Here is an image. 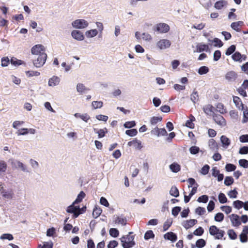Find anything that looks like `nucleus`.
Masks as SVG:
<instances>
[{
  "mask_svg": "<svg viewBox=\"0 0 248 248\" xmlns=\"http://www.w3.org/2000/svg\"><path fill=\"white\" fill-rule=\"evenodd\" d=\"M102 212V209L100 208L95 206L93 210L92 216L94 218H97L101 214Z\"/></svg>",
  "mask_w": 248,
  "mask_h": 248,
  "instance_id": "obj_27",
  "label": "nucleus"
},
{
  "mask_svg": "<svg viewBox=\"0 0 248 248\" xmlns=\"http://www.w3.org/2000/svg\"><path fill=\"white\" fill-rule=\"evenodd\" d=\"M61 81L60 78L58 76H53L49 79L48 84L49 86L54 87L59 85Z\"/></svg>",
  "mask_w": 248,
  "mask_h": 248,
  "instance_id": "obj_13",
  "label": "nucleus"
},
{
  "mask_svg": "<svg viewBox=\"0 0 248 248\" xmlns=\"http://www.w3.org/2000/svg\"><path fill=\"white\" fill-rule=\"evenodd\" d=\"M232 224L234 227H238L241 225V222L239 216L236 214H232L229 216Z\"/></svg>",
  "mask_w": 248,
  "mask_h": 248,
  "instance_id": "obj_6",
  "label": "nucleus"
},
{
  "mask_svg": "<svg viewBox=\"0 0 248 248\" xmlns=\"http://www.w3.org/2000/svg\"><path fill=\"white\" fill-rule=\"evenodd\" d=\"M2 196L6 199H11L13 198L14 194L12 190H3L2 192Z\"/></svg>",
  "mask_w": 248,
  "mask_h": 248,
  "instance_id": "obj_33",
  "label": "nucleus"
},
{
  "mask_svg": "<svg viewBox=\"0 0 248 248\" xmlns=\"http://www.w3.org/2000/svg\"><path fill=\"white\" fill-rule=\"evenodd\" d=\"M210 148L213 151H217L218 150V145L216 141L214 139H210L208 142Z\"/></svg>",
  "mask_w": 248,
  "mask_h": 248,
  "instance_id": "obj_25",
  "label": "nucleus"
},
{
  "mask_svg": "<svg viewBox=\"0 0 248 248\" xmlns=\"http://www.w3.org/2000/svg\"><path fill=\"white\" fill-rule=\"evenodd\" d=\"M53 243L51 241L49 242H45L43 243V245L41 244L38 245V248H52Z\"/></svg>",
  "mask_w": 248,
  "mask_h": 248,
  "instance_id": "obj_41",
  "label": "nucleus"
},
{
  "mask_svg": "<svg viewBox=\"0 0 248 248\" xmlns=\"http://www.w3.org/2000/svg\"><path fill=\"white\" fill-rule=\"evenodd\" d=\"M12 165L15 166L16 168H20L24 172H29L28 170L27 169L26 166L19 161L16 160L13 162Z\"/></svg>",
  "mask_w": 248,
  "mask_h": 248,
  "instance_id": "obj_17",
  "label": "nucleus"
},
{
  "mask_svg": "<svg viewBox=\"0 0 248 248\" xmlns=\"http://www.w3.org/2000/svg\"><path fill=\"white\" fill-rule=\"evenodd\" d=\"M89 23L82 19H76L72 23V26L75 29H82L87 28Z\"/></svg>",
  "mask_w": 248,
  "mask_h": 248,
  "instance_id": "obj_4",
  "label": "nucleus"
},
{
  "mask_svg": "<svg viewBox=\"0 0 248 248\" xmlns=\"http://www.w3.org/2000/svg\"><path fill=\"white\" fill-rule=\"evenodd\" d=\"M170 194L171 196L177 198L179 196V191L176 186H172L170 189Z\"/></svg>",
  "mask_w": 248,
  "mask_h": 248,
  "instance_id": "obj_30",
  "label": "nucleus"
},
{
  "mask_svg": "<svg viewBox=\"0 0 248 248\" xmlns=\"http://www.w3.org/2000/svg\"><path fill=\"white\" fill-rule=\"evenodd\" d=\"M94 132L98 134V138L99 139L102 138L105 136V135L108 133V130L107 128L103 129H97L96 128H93Z\"/></svg>",
  "mask_w": 248,
  "mask_h": 248,
  "instance_id": "obj_18",
  "label": "nucleus"
},
{
  "mask_svg": "<svg viewBox=\"0 0 248 248\" xmlns=\"http://www.w3.org/2000/svg\"><path fill=\"white\" fill-rule=\"evenodd\" d=\"M209 46L208 45L202 43H199L196 46V51L200 53L203 51L207 52L209 50Z\"/></svg>",
  "mask_w": 248,
  "mask_h": 248,
  "instance_id": "obj_15",
  "label": "nucleus"
},
{
  "mask_svg": "<svg viewBox=\"0 0 248 248\" xmlns=\"http://www.w3.org/2000/svg\"><path fill=\"white\" fill-rule=\"evenodd\" d=\"M214 109V107L210 104L206 105L203 107V110L205 113L207 115H210L211 112H213V110Z\"/></svg>",
  "mask_w": 248,
  "mask_h": 248,
  "instance_id": "obj_26",
  "label": "nucleus"
},
{
  "mask_svg": "<svg viewBox=\"0 0 248 248\" xmlns=\"http://www.w3.org/2000/svg\"><path fill=\"white\" fill-rule=\"evenodd\" d=\"M221 56V51L219 50H216L214 53L213 59L214 61H217L219 60Z\"/></svg>",
  "mask_w": 248,
  "mask_h": 248,
  "instance_id": "obj_64",
  "label": "nucleus"
},
{
  "mask_svg": "<svg viewBox=\"0 0 248 248\" xmlns=\"http://www.w3.org/2000/svg\"><path fill=\"white\" fill-rule=\"evenodd\" d=\"M7 164L4 161H0V174L4 173L7 169Z\"/></svg>",
  "mask_w": 248,
  "mask_h": 248,
  "instance_id": "obj_54",
  "label": "nucleus"
},
{
  "mask_svg": "<svg viewBox=\"0 0 248 248\" xmlns=\"http://www.w3.org/2000/svg\"><path fill=\"white\" fill-rule=\"evenodd\" d=\"M236 168V166L231 163H227L225 166V170L228 172L234 171Z\"/></svg>",
  "mask_w": 248,
  "mask_h": 248,
  "instance_id": "obj_46",
  "label": "nucleus"
},
{
  "mask_svg": "<svg viewBox=\"0 0 248 248\" xmlns=\"http://www.w3.org/2000/svg\"><path fill=\"white\" fill-rule=\"evenodd\" d=\"M206 245V241L203 239H199L197 240L195 246L198 248H202Z\"/></svg>",
  "mask_w": 248,
  "mask_h": 248,
  "instance_id": "obj_44",
  "label": "nucleus"
},
{
  "mask_svg": "<svg viewBox=\"0 0 248 248\" xmlns=\"http://www.w3.org/2000/svg\"><path fill=\"white\" fill-rule=\"evenodd\" d=\"M209 71V68L206 66L200 67L198 71V73L201 75L207 74Z\"/></svg>",
  "mask_w": 248,
  "mask_h": 248,
  "instance_id": "obj_43",
  "label": "nucleus"
},
{
  "mask_svg": "<svg viewBox=\"0 0 248 248\" xmlns=\"http://www.w3.org/2000/svg\"><path fill=\"white\" fill-rule=\"evenodd\" d=\"M109 235L112 237H117L119 235V231L116 228H110L109 231Z\"/></svg>",
  "mask_w": 248,
  "mask_h": 248,
  "instance_id": "obj_40",
  "label": "nucleus"
},
{
  "mask_svg": "<svg viewBox=\"0 0 248 248\" xmlns=\"http://www.w3.org/2000/svg\"><path fill=\"white\" fill-rule=\"evenodd\" d=\"M229 237L231 240H235L237 238V234L233 229H230L228 231Z\"/></svg>",
  "mask_w": 248,
  "mask_h": 248,
  "instance_id": "obj_48",
  "label": "nucleus"
},
{
  "mask_svg": "<svg viewBox=\"0 0 248 248\" xmlns=\"http://www.w3.org/2000/svg\"><path fill=\"white\" fill-rule=\"evenodd\" d=\"M234 183V179L232 176H226L224 180V185L226 186H230Z\"/></svg>",
  "mask_w": 248,
  "mask_h": 248,
  "instance_id": "obj_45",
  "label": "nucleus"
},
{
  "mask_svg": "<svg viewBox=\"0 0 248 248\" xmlns=\"http://www.w3.org/2000/svg\"><path fill=\"white\" fill-rule=\"evenodd\" d=\"M243 119L242 120L243 123H246L248 122V108L247 106H246V108L243 109Z\"/></svg>",
  "mask_w": 248,
  "mask_h": 248,
  "instance_id": "obj_62",
  "label": "nucleus"
},
{
  "mask_svg": "<svg viewBox=\"0 0 248 248\" xmlns=\"http://www.w3.org/2000/svg\"><path fill=\"white\" fill-rule=\"evenodd\" d=\"M85 195L86 194L84 191H80L78 195L76 200L73 202L74 203H76L77 204L81 202L82 201L83 199L85 197Z\"/></svg>",
  "mask_w": 248,
  "mask_h": 248,
  "instance_id": "obj_24",
  "label": "nucleus"
},
{
  "mask_svg": "<svg viewBox=\"0 0 248 248\" xmlns=\"http://www.w3.org/2000/svg\"><path fill=\"white\" fill-rule=\"evenodd\" d=\"M138 131L136 129H131L126 130L125 131V134L130 137H134L137 135Z\"/></svg>",
  "mask_w": 248,
  "mask_h": 248,
  "instance_id": "obj_49",
  "label": "nucleus"
},
{
  "mask_svg": "<svg viewBox=\"0 0 248 248\" xmlns=\"http://www.w3.org/2000/svg\"><path fill=\"white\" fill-rule=\"evenodd\" d=\"M182 208L180 206H175L172 208L171 210V214L174 217H176L181 211Z\"/></svg>",
  "mask_w": 248,
  "mask_h": 248,
  "instance_id": "obj_60",
  "label": "nucleus"
},
{
  "mask_svg": "<svg viewBox=\"0 0 248 248\" xmlns=\"http://www.w3.org/2000/svg\"><path fill=\"white\" fill-rule=\"evenodd\" d=\"M0 239L1 240L7 239L11 241L14 239V237L10 233H3L0 236Z\"/></svg>",
  "mask_w": 248,
  "mask_h": 248,
  "instance_id": "obj_56",
  "label": "nucleus"
},
{
  "mask_svg": "<svg viewBox=\"0 0 248 248\" xmlns=\"http://www.w3.org/2000/svg\"><path fill=\"white\" fill-rule=\"evenodd\" d=\"M72 37L78 41H82L84 39L83 33L79 30H74L71 32Z\"/></svg>",
  "mask_w": 248,
  "mask_h": 248,
  "instance_id": "obj_9",
  "label": "nucleus"
},
{
  "mask_svg": "<svg viewBox=\"0 0 248 248\" xmlns=\"http://www.w3.org/2000/svg\"><path fill=\"white\" fill-rule=\"evenodd\" d=\"M133 233L132 232H129L128 235H124L120 238L123 248H131L135 245V235H131Z\"/></svg>",
  "mask_w": 248,
  "mask_h": 248,
  "instance_id": "obj_1",
  "label": "nucleus"
},
{
  "mask_svg": "<svg viewBox=\"0 0 248 248\" xmlns=\"http://www.w3.org/2000/svg\"><path fill=\"white\" fill-rule=\"evenodd\" d=\"M232 58L234 61L242 62V54L238 51L235 52L232 55Z\"/></svg>",
  "mask_w": 248,
  "mask_h": 248,
  "instance_id": "obj_28",
  "label": "nucleus"
},
{
  "mask_svg": "<svg viewBox=\"0 0 248 248\" xmlns=\"http://www.w3.org/2000/svg\"><path fill=\"white\" fill-rule=\"evenodd\" d=\"M189 150L190 153L192 155H196L198 154L200 151V148L196 146H191L190 147Z\"/></svg>",
  "mask_w": 248,
  "mask_h": 248,
  "instance_id": "obj_52",
  "label": "nucleus"
},
{
  "mask_svg": "<svg viewBox=\"0 0 248 248\" xmlns=\"http://www.w3.org/2000/svg\"><path fill=\"white\" fill-rule=\"evenodd\" d=\"M206 212L204 207H198L195 209V213L199 216H202Z\"/></svg>",
  "mask_w": 248,
  "mask_h": 248,
  "instance_id": "obj_63",
  "label": "nucleus"
},
{
  "mask_svg": "<svg viewBox=\"0 0 248 248\" xmlns=\"http://www.w3.org/2000/svg\"><path fill=\"white\" fill-rule=\"evenodd\" d=\"M209 233L212 236H214L216 239H220L223 237L225 232L220 230L215 225H212L209 227Z\"/></svg>",
  "mask_w": 248,
  "mask_h": 248,
  "instance_id": "obj_2",
  "label": "nucleus"
},
{
  "mask_svg": "<svg viewBox=\"0 0 248 248\" xmlns=\"http://www.w3.org/2000/svg\"><path fill=\"white\" fill-rule=\"evenodd\" d=\"M162 120V117H155L154 116L151 118L150 123L152 125H155L158 122H161Z\"/></svg>",
  "mask_w": 248,
  "mask_h": 248,
  "instance_id": "obj_53",
  "label": "nucleus"
},
{
  "mask_svg": "<svg viewBox=\"0 0 248 248\" xmlns=\"http://www.w3.org/2000/svg\"><path fill=\"white\" fill-rule=\"evenodd\" d=\"M233 101L234 103L236 108H237L239 109L243 110L245 109V107L244 104L242 103L241 99L238 97L233 96Z\"/></svg>",
  "mask_w": 248,
  "mask_h": 248,
  "instance_id": "obj_14",
  "label": "nucleus"
},
{
  "mask_svg": "<svg viewBox=\"0 0 248 248\" xmlns=\"http://www.w3.org/2000/svg\"><path fill=\"white\" fill-rule=\"evenodd\" d=\"M197 220L195 219H190L184 221L182 223V225L186 229H189L194 226L197 223Z\"/></svg>",
  "mask_w": 248,
  "mask_h": 248,
  "instance_id": "obj_10",
  "label": "nucleus"
},
{
  "mask_svg": "<svg viewBox=\"0 0 248 248\" xmlns=\"http://www.w3.org/2000/svg\"><path fill=\"white\" fill-rule=\"evenodd\" d=\"M169 167L171 171L174 173H177L181 170L180 165L176 162L171 164Z\"/></svg>",
  "mask_w": 248,
  "mask_h": 248,
  "instance_id": "obj_23",
  "label": "nucleus"
},
{
  "mask_svg": "<svg viewBox=\"0 0 248 248\" xmlns=\"http://www.w3.org/2000/svg\"><path fill=\"white\" fill-rule=\"evenodd\" d=\"M136 123L135 121H127L124 124V126L125 128H131L132 127H134L136 126Z\"/></svg>",
  "mask_w": 248,
  "mask_h": 248,
  "instance_id": "obj_47",
  "label": "nucleus"
},
{
  "mask_svg": "<svg viewBox=\"0 0 248 248\" xmlns=\"http://www.w3.org/2000/svg\"><path fill=\"white\" fill-rule=\"evenodd\" d=\"M224 106L223 104L219 103L217 105V111L219 112L221 114H224L226 113V109L224 108Z\"/></svg>",
  "mask_w": 248,
  "mask_h": 248,
  "instance_id": "obj_55",
  "label": "nucleus"
},
{
  "mask_svg": "<svg viewBox=\"0 0 248 248\" xmlns=\"http://www.w3.org/2000/svg\"><path fill=\"white\" fill-rule=\"evenodd\" d=\"M171 42L167 39H162L157 43V46L161 49L167 48L170 46Z\"/></svg>",
  "mask_w": 248,
  "mask_h": 248,
  "instance_id": "obj_11",
  "label": "nucleus"
},
{
  "mask_svg": "<svg viewBox=\"0 0 248 248\" xmlns=\"http://www.w3.org/2000/svg\"><path fill=\"white\" fill-rule=\"evenodd\" d=\"M244 204V202L240 200H236L233 202V207L235 208L238 209V210L242 208L243 207Z\"/></svg>",
  "mask_w": 248,
  "mask_h": 248,
  "instance_id": "obj_35",
  "label": "nucleus"
},
{
  "mask_svg": "<svg viewBox=\"0 0 248 248\" xmlns=\"http://www.w3.org/2000/svg\"><path fill=\"white\" fill-rule=\"evenodd\" d=\"M172 223V220L171 218L167 219V220L164 222L163 224V231H167L169 228L171 226Z\"/></svg>",
  "mask_w": 248,
  "mask_h": 248,
  "instance_id": "obj_36",
  "label": "nucleus"
},
{
  "mask_svg": "<svg viewBox=\"0 0 248 248\" xmlns=\"http://www.w3.org/2000/svg\"><path fill=\"white\" fill-rule=\"evenodd\" d=\"M98 31L96 29H93L87 31L85 32V35L88 38H92L97 35Z\"/></svg>",
  "mask_w": 248,
  "mask_h": 248,
  "instance_id": "obj_31",
  "label": "nucleus"
},
{
  "mask_svg": "<svg viewBox=\"0 0 248 248\" xmlns=\"http://www.w3.org/2000/svg\"><path fill=\"white\" fill-rule=\"evenodd\" d=\"M204 233V229L202 227H199L193 232V234L196 236H202Z\"/></svg>",
  "mask_w": 248,
  "mask_h": 248,
  "instance_id": "obj_58",
  "label": "nucleus"
},
{
  "mask_svg": "<svg viewBox=\"0 0 248 248\" xmlns=\"http://www.w3.org/2000/svg\"><path fill=\"white\" fill-rule=\"evenodd\" d=\"M191 100L194 103H195L196 101L199 99V95L197 91H194L191 94Z\"/></svg>",
  "mask_w": 248,
  "mask_h": 248,
  "instance_id": "obj_61",
  "label": "nucleus"
},
{
  "mask_svg": "<svg viewBox=\"0 0 248 248\" xmlns=\"http://www.w3.org/2000/svg\"><path fill=\"white\" fill-rule=\"evenodd\" d=\"M89 89L87 88L83 84L78 83L77 85V91L80 94L86 93V91H89Z\"/></svg>",
  "mask_w": 248,
  "mask_h": 248,
  "instance_id": "obj_22",
  "label": "nucleus"
},
{
  "mask_svg": "<svg viewBox=\"0 0 248 248\" xmlns=\"http://www.w3.org/2000/svg\"><path fill=\"white\" fill-rule=\"evenodd\" d=\"M47 58V55L45 52H42L38 56L37 59L34 60L33 62V65L37 68H40L43 66L46 62Z\"/></svg>",
  "mask_w": 248,
  "mask_h": 248,
  "instance_id": "obj_3",
  "label": "nucleus"
},
{
  "mask_svg": "<svg viewBox=\"0 0 248 248\" xmlns=\"http://www.w3.org/2000/svg\"><path fill=\"white\" fill-rule=\"evenodd\" d=\"M225 78L229 81H234L237 78V74L232 71L228 72L225 75Z\"/></svg>",
  "mask_w": 248,
  "mask_h": 248,
  "instance_id": "obj_19",
  "label": "nucleus"
},
{
  "mask_svg": "<svg viewBox=\"0 0 248 248\" xmlns=\"http://www.w3.org/2000/svg\"><path fill=\"white\" fill-rule=\"evenodd\" d=\"M239 165L240 167L247 169L248 168V160L246 159H241L238 161Z\"/></svg>",
  "mask_w": 248,
  "mask_h": 248,
  "instance_id": "obj_50",
  "label": "nucleus"
},
{
  "mask_svg": "<svg viewBox=\"0 0 248 248\" xmlns=\"http://www.w3.org/2000/svg\"><path fill=\"white\" fill-rule=\"evenodd\" d=\"M218 198L220 203L224 204L227 202V198L223 193L220 192L218 194Z\"/></svg>",
  "mask_w": 248,
  "mask_h": 248,
  "instance_id": "obj_39",
  "label": "nucleus"
},
{
  "mask_svg": "<svg viewBox=\"0 0 248 248\" xmlns=\"http://www.w3.org/2000/svg\"><path fill=\"white\" fill-rule=\"evenodd\" d=\"M116 224H120L123 226H125L127 224V219L125 217H123L121 215L120 217H116L114 221Z\"/></svg>",
  "mask_w": 248,
  "mask_h": 248,
  "instance_id": "obj_21",
  "label": "nucleus"
},
{
  "mask_svg": "<svg viewBox=\"0 0 248 248\" xmlns=\"http://www.w3.org/2000/svg\"><path fill=\"white\" fill-rule=\"evenodd\" d=\"M213 117L215 122L218 124L222 126L226 125V121L222 116L220 114H213Z\"/></svg>",
  "mask_w": 248,
  "mask_h": 248,
  "instance_id": "obj_8",
  "label": "nucleus"
},
{
  "mask_svg": "<svg viewBox=\"0 0 248 248\" xmlns=\"http://www.w3.org/2000/svg\"><path fill=\"white\" fill-rule=\"evenodd\" d=\"M227 4V1L223 0H220L217 1L215 3L214 7L217 9H221L226 4Z\"/></svg>",
  "mask_w": 248,
  "mask_h": 248,
  "instance_id": "obj_29",
  "label": "nucleus"
},
{
  "mask_svg": "<svg viewBox=\"0 0 248 248\" xmlns=\"http://www.w3.org/2000/svg\"><path fill=\"white\" fill-rule=\"evenodd\" d=\"M220 141L224 148H227L231 144L230 140L225 135L221 136Z\"/></svg>",
  "mask_w": 248,
  "mask_h": 248,
  "instance_id": "obj_20",
  "label": "nucleus"
},
{
  "mask_svg": "<svg viewBox=\"0 0 248 248\" xmlns=\"http://www.w3.org/2000/svg\"><path fill=\"white\" fill-rule=\"evenodd\" d=\"M224 215L222 213L219 212L216 214L214 217V219L217 222H220L224 220Z\"/></svg>",
  "mask_w": 248,
  "mask_h": 248,
  "instance_id": "obj_42",
  "label": "nucleus"
},
{
  "mask_svg": "<svg viewBox=\"0 0 248 248\" xmlns=\"http://www.w3.org/2000/svg\"><path fill=\"white\" fill-rule=\"evenodd\" d=\"M170 30V26L164 23H160L153 27V31L159 33H166Z\"/></svg>",
  "mask_w": 248,
  "mask_h": 248,
  "instance_id": "obj_5",
  "label": "nucleus"
},
{
  "mask_svg": "<svg viewBox=\"0 0 248 248\" xmlns=\"http://www.w3.org/2000/svg\"><path fill=\"white\" fill-rule=\"evenodd\" d=\"M164 238L166 240L174 242L177 240V235L173 232H169L164 234Z\"/></svg>",
  "mask_w": 248,
  "mask_h": 248,
  "instance_id": "obj_12",
  "label": "nucleus"
},
{
  "mask_svg": "<svg viewBox=\"0 0 248 248\" xmlns=\"http://www.w3.org/2000/svg\"><path fill=\"white\" fill-rule=\"evenodd\" d=\"M209 197L206 195H203L199 197L197 199V202H202L205 203L207 202Z\"/></svg>",
  "mask_w": 248,
  "mask_h": 248,
  "instance_id": "obj_57",
  "label": "nucleus"
},
{
  "mask_svg": "<svg viewBox=\"0 0 248 248\" xmlns=\"http://www.w3.org/2000/svg\"><path fill=\"white\" fill-rule=\"evenodd\" d=\"M132 145H134V147L139 150H140L142 148L141 141L137 140V138L129 141L127 143L128 146H131Z\"/></svg>",
  "mask_w": 248,
  "mask_h": 248,
  "instance_id": "obj_16",
  "label": "nucleus"
},
{
  "mask_svg": "<svg viewBox=\"0 0 248 248\" xmlns=\"http://www.w3.org/2000/svg\"><path fill=\"white\" fill-rule=\"evenodd\" d=\"M235 49L236 46L234 45H232L227 49L225 52V54L227 56L233 54V53H234Z\"/></svg>",
  "mask_w": 248,
  "mask_h": 248,
  "instance_id": "obj_38",
  "label": "nucleus"
},
{
  "mask_svg": "<svg viewBox=\"0 0 248 248\" xmlns=\"http://www.w3.org/2000/svg\"><path fill=\"white\" fill-rule=\"evenodd\" d=\"M155 236L154 232L152 230H148L144 234V238L146 240H148L151 238H154Z\"/></svg>",
  "mask_w": 248,
  "mask_h": 248,
  "instance_id": "obj_34",
  "label": "nucleus"
},
{
  "mask_svg": "<svg viewBox=\"0 0 248 248\" xmlns=\"http://www.w3.org/2000/svg\"><path fill=\"white\" fill-rule=\"evenodd\" d=\"M11 63L15 66H19L23 63V62L21 60H18L15 57H12L10 60Z\"/></svg>",
  "mask_w": 248,
  "mask_h": 248,
  "instance_id": "obj_37",
  "label": "nucleus"
},
{
  "mask_svg": "<svg viewBox=\"0 0 248 248\" xmlns=\"http://www.w3.org/2000/svg\"><path fill=\"white\" fill-rule=\"evenodd\" d=\"M210 168V166L206 164L202 168L200 173L202 175H205L208 173Z\"/></svg>",
  "mask_w": 248,
  "mask_h": 248,
  "instance_id": "obj_51",
  "label": "nucleus"
},
{
  "mask_svg": "<svg viewBox=\"0 0 248 248\" xmlns=\"http://www.w3.org/2000/svg\"><path fill=\"white\" fill-rule=\"evenodd\" d=\"M209 41H211L210 39H208ZM212 42L214 43V46L221 47L223 46V43L221 40L217 38H215Z\"/></svg>",
  "mask_w": 248,
  "mask_h": 248,
  "instance_id": "obj_32",
  "label": "nucleus"
},
{
  "mask_svg": "<svg viewBox=\"0 0 248 248\" xmlns=\"http://www.w3.org/2000/svg\"><path fill=\"white\" fill-rule=\"evenodd\" d=\"M45 50V47L42 45H36L31 49V52L33 55H38L44 52Z\"/></svg>",
  "mask_w": 248,
  "mask_h": 248,
  "instance_id": "obj_7",
  "label": "nucleus"
},
{
  "mask_svg": "<svg viewBox=\"0 0 248 248\" xmlns=\"http://www.w3.org/2000/svg\"><path fill=\"white\" fill-rule=\"evenodd\" d=\"M103 103L102 101H94L92 102V106L94 109L100 108L103 107Z\"/></svg>",
  "mask_w": 248,
  "mask_h": 248,
  "instance_id": "obj_59",
  "label": "nucleus"
}]
</instances>
